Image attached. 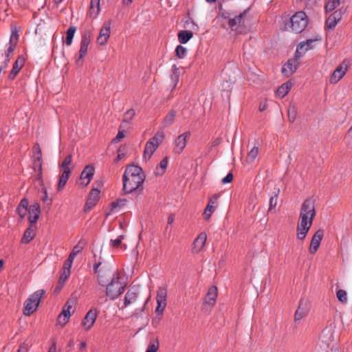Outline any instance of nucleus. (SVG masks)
I'll list each match as a JSON object with an SVG mask.
<instances>
[{
    "instance_id": "obj_59",
    "label": "nucleus",
    "mask_w": 352,
    "mask_h": 352,
    "mask_svg": "<svg viewBox=\"0 0 352 352\" xmlns=\"http://www.w3.org/2000/svg\"><path fill=\"white\" fill-rule=\"evenodd\" d=\"M28 346L25 343H23L17 350V352H28Z\"/></svg>"
},
{
    "instance_id": "obj_24",
    "label": "nucleus",
    "mask_w": 352,
    "mask_h": 352,
    "mask_svg": "<svg viewBox=\"0 0 352 352\" xmlns=\"http://www.w3.org/2000/svg\"><path fill=\"white\" fill-rule=\"evenodd\" d=\"M41 213L40 205L35 203L30 206L29 208V221L31 225L36 223Z\"/></svg>"
},
{
    "instance_id": "obj_27",
    "label": "nucleus",
    "mask_w": 352,
    "mask_h": 352,
    "mask_svg": "<svg viewBox=\"0 0 352 352\" xmlns=\"http://www.w3.org/2000/svg\"><path fill=\"white\" fill-rule=\"evenodd\" d=\"M217 298V288L215 286H212L208 289V291L205 296V303L213 307L215 305Z\"/></svg>"
},
{
    "instance_id": "obj_5",
    "label": "nucleus",
    "mask_w": 352,
    "mask_h": 352,
    "mask_svg": "<svg viewBox=\"0 0 352 352\" xmlns=\"http://www.w3.org/2000/svg\"><path fill=\"white\" fill-rule=\"evenodd\" d=\"M74 166L72 164V155H67L64 160L60 164L59 167L60 168L61 173L59 176V180L57 186V190L58 191L63 190L65 187Z\"/></svg>"
},
{
    "instance_id": "obj_6",
    "label": "nucleus",
    "mask_w": 352,
    "mask_h": 352,
    "mask_svg": "<svg viewBox=\"0 0 352 352\" xmlns=\"http://www.w3.org/2000/svg\"><path fill=\"white\" fill-rule=\"evenodd\" d=\"M45 294V291L38 289L34 292L25 302L23 308V314L30 316L36 311L41 298Z\"/></svg>"
},
{
    "instance_id": "obj_18",
    "label": "nucleus",
    "mask_w": 352,
    "mask_h": 352,
    "mask_svg": "<svg viewBox=\"0 0 352 352\" xmlns=\"http://www.w3.org/2000/svg\"><path fill=\"white\" fill-rule=\"evenodd\" d=\"M316 41L314 39H307L305 41L300 42L296 48V56L298 58H301L307 51L313 48V43Z\"/></svg>"
},
{
    "instance_id": "obj_16",
    "label": "nucleus",
    "mask_w": 352,
    "mask_h": 352,
    "mask_svg": "<svg viewBox=\"0 0 352 352\" xmlns=\"http://www.w3.org/2000/svg\"><path fill=\"white\" fill-rule=\"evenodd\" d=\"M91 40V34L90 32H85L82 34L80 41L78 59H82L86 56Z\"/></svg>"
},
{
    "instance_id": "obj_13",
    "label": "nucleus",
    "mask_w": 352,
    "mask_h": 352,
    "mask_svg": "<svg viewBox=\"0 0 352 352\" xmlns=\"http://www.w3.org/2000/svg\"><path fill=\"white\" fill-rule=\"evenodd\" d=\"M219 198V195L217 194L212 195L210 198L208 204L206 206L203 213V217L204 219L208 220L213 214V212L216 210L218 205Z\"/></svg>"
},
{
    "instance_id": "obj_14",
    "label": "nucleus",
    "mask_w": 352,
    "mask_h": 352,
    "mask_svg": "<svg viewBox=\"0 0 352 352\" xmlns=\"http://www.w3.org/2000/svg\"><path fill=\"white\" fill-rule=\"evenodd\" d=\"M98 311L96 309H91L85 315L82 326L85 331L89 330L94 324L97 318Z\"/></svg>"
},
{
    "instance_id": "obj_2",
    "label": "nucleus",
    "mask_w": 352,
    "mask_h": 352,
    "mask_svg": "<svg viewBox=\"0 0 352 352\" xmlns=\"http://www.w3.org/2000/svg\"><path fill=\"white\" fill-rule=\"evenodd\" d=\"M145 175L141 167L131 164L126 166L123 175V190L131 193L142 188Z\"/></svg>"
},
{
    "instance_id": "obj_3",
    "label": "nucleus",
    "mask_w": 352,
    "mask_h": 352,
    "mask_svg": "<svg viewBox=\"0 0 352 352\" xmlns=\"http://www.w3.org/2000/svg\"><path fill=\"white\" fill-rule=\"evenodd\" d=\"M125 287L126 284L122 281L119 274H115L106 287V296L110 300H115L124 292Z\"/></svg>"
},
{
    "instance_id": "obj_61",
    "label": "nucleus",
    "mask_w": 352,
    "mask_h": 352,
    "mask_svg": "<svg viewBox=\"0 0 352 352\" xmlns=\"http://www.w3.org/2000/svg\"><path fill=\"white\" fill-rule=\"evenodd\" d=\"M124 157V154L123 153H120V148L118 150V155H117L116 158L115 159V162H118L119 160H120Z\"/></svg>"
},
{
    "instance_id": "obj_10",
    "label": "nucleus",
    "mask_w": 352,
    "mask_h": 352,
    "mask_svg": "<svg viewBox=\"0 0 352 352\" xmlns=\"http://www.w3.org/2000/svg\"><path fill=\"white\" fill-rule=\"evenodd\" d=\"M350 66L349 60H344L334 70L330 77V83L336 84L346 74Z\"/></svg>"
},
{
    "instance_id": "obj_4",
    "label": "nucleus",
    "mask_w": 352,
    "mask_h": 352,
    "mask_svg": "<svg viewBox=\"0 0 352 352\" xmlns=\"http://www.w3.org/2000/svg\"><path fill=\"white\" fill-rule=\"evenodd\" d=\"M19 41V34L16 28L12 26L11 28V35L10 37L9 44L8 49L5 51L4 54L1 55L4 59L0 66V74L5 73V69L8 67V64L10 62V57L14 51L16 46Z\"/></svg>"
},
{
    "instance_id": "obj_21",
    "label": "nucleus",
    "mask_w": 352,
    "mask_h": 352,
    "mask_svg": "<svg viewBox=\"0 0 352 352\" xmlns=\"http://www.w3.org/2000/svg\"><path fill=\"white\" fill-rule=\"evenodd\" d=\"M342 10L339 9L333 12L326 20V26L329 29H333L342 16Z\"/></svg>"
},
{
    "instance_id": "obj_42",
    "label": "nucleus",
    "mask_w": 352,
    "mask_h": 352,
    "mask_svg": "<svg viewBox=\"0 0 352 352\" xmlns=\"http://www.w3.org/2000/svg\"><path fill=\"white\" fill-rule=\"evenodd\" d=\"M280 192V188H276L274 192H273L274 195H272L270 199V210L275 208L277 205L278 201V195Z\"/></svg>"
},
{
    "instance_id": "obj_33",
    "label": "nucleus",
    "mask_w": 352,
    "mask_h": 352,
    "mask_svg": "<svg viewBox=\"0 0 352 352\" xmlns=\"http://www.w3.org/2000/svg\"><path fill=\"white\" fill-rule=\"evenodd\" d=\"M177 112L174 109H171L164 117L163 120V126L164 127H168L172 125L175 121V118L176 116Z\"/></svg>"
},
{
    "instance_id": "obj_63",
    "label": "nucleus",
    "mask_w": 352,
    "mask_h": 352,
    "mask_svg": "<svg viewBox=\"0 0 352 352\" xmlns=\"http://www.w3.org/2000/svg\"><path fill=\"white\" fill-rule=\"evenodd\" d=\"M79 349L82 351L85 350L86 349V342H81L79 346Z\"/></svg>"
},
{
    "instance_id": "obj_8",
    "label": "nucleus",
    "mask_w": 352,
    "mask_h": 352,
    "mask_svg": "<svg viewBox=\"0 0 352 352\" xmlns=\"http://www.w3.org/2000/svg\"><path fill=\"white\" fill-rule=\"evenodd\" d=\"M164 133L157 132L146 142L144 151V158L149 160L164 140Z\"/></svg>"
},
{
    "instance_id": "obj_23",
    "label": "nucleus",
    "mask_w": 352,
    "mask_h": 352,
    "mask_svg": "<svg viewBox=\"0 0 352 352\" xmlns=\"http://www.w3.org/2000/svg\"><path fill=\"white\" fill-rule=\"evenodd\" d=\"M207 235L205 232L200 233L193 242L192 252L199 253L201 252L206 244Z\"/></svg>"
},
{
    "instance_id": "obj_55",
    "label": "nucleus",
    "mask_w": 352,
    "mask_h": 352,
    "mask_svg": "<svg viewBox=\"0 0 352 352\" xmlns=\"http://www.w3.org/2000/svg\"><path fill=\"white\" fill-rule=\"evenodd\" d=\"M43 196L41 197V200L44 202L48 201L47 205L50 206L52 204V200L48 199V195L47 192V190L45 188L43 189Z\"/></svg>"
},
{
    "instance_id": "obj_1",
    "label": "nucleus",
    "mask_w": 352,
    "mask_h": 352,
    "mask_svg": "<svg viewBox=\"0 0 352 352\" xmlns=\"http://www.w3.org/2000/svg\"><path fill=\"white\" fill-rule=\"evenodd\" d=\"M316 215L315 202L312 199H306L302 204L298 223L297 225V238L303 240L311 227Z\"/></svg>"
},
{
    "instance_id": "obj_62",
    "label": "nucleus",
    "mask_w": 352,
    "mask_h": 352,
    "mask_svg": "<svg viewBox=\"0 0 352 352\" xmlns=\"http://www.w3.org/2000/svg\"><path fill=\"white\" fill-rule=\"evenodd\" d=\"M48 352H56V343H53L52 345L50 346V348L48 350Z\"/></svg>"
},
{
    "instance_id": "obj_9",
    "label": "nucleus",
    "mask_w": 352,
    "mask_h": 352,
    "mask_svg": "<svg viewBox=\"0 0 352 352\" xmlns=\"http://www.w3.org/2000/svg\"><path fill=\"white\" fill-rule=\"evenodd\" d=\"M34 150V163L33 168L36 172V179H42V153L38 144H35L33 146Z\"/></svg>"
},
{
    "instance_id": "obj_30",
    "label": "nucleus",
    "mask_w": 352,
    "mask_h": 352,
    "mask_svg": "<svg viewBox=\"0 0 352 352\" xmlns=\"http://www.w3.org/2000/svg\"><path fill=\"white\" fill-rule=\"evenodd\" d=\"M246 14V11L243 13H241L239 15L236 16L234 19H230L228 21V25L232 30H237V28L240 25L244 24V21L243 19V16Z\"/></svg>"
},
{
    "instance_id": "obj_11",
    "label": "nucleus",
    "mask_w": 352,
    "mask_h": 352,
    "mask_svg": "<svg viewBox=\"0 0 352 352\" xmlns=\"http://www.w3.org/2000/svg\"><path fill=\"white\" fill-rule=\"evenodd\" d=\"M167 291L165 288L160 287L157 293L156 301L157 307L155 311L159 314H162L166 306Z\"/></svg>"
},
{
    "instance_id": "obj_28",
    "label": "nucleus",
    "mask_w": 352,
    "mask_h": 352,
    "mask_svg": "<svg viewBox=\"0 0 352 352\" xmlns=\"http://www.w3.org/2000/svg\"><path fill=\"white\" fill-rule=\"evenodd\" d=\"M100 198V191L98 189H93L90 193L85 204V208L90 210L94 206Z\"/></svg>"
},
{
    "instance_id": "obj_56",
    "label": "nucleus",
    "mask_w": 352,
    "mask_h": 352,
    "mask_svg": "<svg viewBox=\"0 0 352 352\" xmlns=\"http://www.w3.org/2000/svg\"><path fill=\"white\" fill-rule=\"evenodd\" d=\"M233 175L232 173H228L225 177H223L221 180L222 184H228L232 181Z\"/></svg>"
},
{
    "instance_id": "obj_43",
    "label": "nucleus",
    "mask_w": 352,
    "mask_h": 352,
    "mask_svg": "<svg viewBox=\"0 0 352 352\" xmlns=\"http://www.w3.org/2000/svg\"><path fill=\"white\" fill-rule=\"evenodd\" d=\"M70 274L71 271L69 270H63L59 278L58 286L56 288V289H60V288L63 287L68 277L70 276Z\"/></svg>"
},
{
    "instance_id": "obj_31",
    "label": "nucleus",
    "mask_w": 352,
    "mask_h": 352,
    "mask_svg": "<svg viewBox=\"0 0 352 352\" xmlns=\"http://www.w3.org/2000/svg\"><path fill=\"white\" fill-rule=\"evenodd\" d=\"M35 236V228L30 224V226L25 230L21 239V243L27 244L30 243Z\"/></svg>"
},
{
    "instance_id": "obj_35",
    "label": "nucleus",
    "mask_w": 352,
    "mask_h": 352,
    "mask_svg": "<svg viewBox=\"0 0 352 352\" xmlns=\"http://www.w3.org/2000/svg\"><path fill=\"white\" fill-rule=\"evenodd\" d=\"M171 85L173 89L175 88L179 80V71L176 65L172 67V74L170 75Z\"/></svg>"
},
{
    "instance_id": "obj_12",
    "label": "nucleus",
    "mask_w": 352,
    "mask_h": 352,
    "mask_svg": "<svg viewBox=\"0 0 352 352\" xmlns=\"http://www.w3.org/2000/svg\"><path fill=\"white\" fill-rule=\"evenodd\" d=\"M190 136V133L188 131L178 135L173 143V152L175 154H180L182 153L186 146L187 140Z\"/></svg>"
},
{
    "instance_id": "obj_45",
    "label": "nucleus",
    "mask_w": 352,
    "mask_h": 352,
    "mask_svg": "<svg viewBox=\"0 0 352 352\" xmlns=\"http://www.w3.org/2000/svg\"><path fill=\"white\" fill-rule=\"evenodd\" d=\"M89 9L91 14L98 15L100 12V0H91Z\"/></svg>"
},
{
    "instance_id": "obj_38",
    "label": "nucleus",
    "mask_w": 352,
    "mask_h": 352,
    "mask_svg": "<svg viewBox=\"0 0 352 352\" xmlns=\"http://www.w3.org/2000/svg\"><path fill=\"white\" fill-rule=\"evenodd\" d=\"M168 166V158H164L160 163L159 166L156 168L155 174L156 175H162Z\"/></svg>"
},
{
    "instance_id": "obj_54",
    "label": "nucleus",
    "mask_w": 352,
    "mask_h": 352,
    "mask_svg": "<svg viewBox=\"0 0 352 352\" xmlns=\"http://www.w3.org/2000/svg\"><path fill=\"white\" fill-rule=\"evenodd\" d=\"M122 129H120V130L118 131V133L117 135L113 140V142H120L125 136V133L122 131Z\"/></svg>"
},
{
    "instance_id": "obj_32",
    "label": "nucleus",
    "mask_w": 352,
    "mask_h": 352,
    "mask_svg": "<svg viewBox=\"0 0 352 352\" xmlns=\"http://www.w3.org/2000/svg\"><path fill=\"white\" fill-rule=\"evenodd\" d=\"M292 84L289 82H287L285 83H283L281 86H280L278 89L276 90V96L280 98L285 97L289 90L292 88Z\"/></svg>"
},
{
    "instance_id": "obj_40",
    "label": "nucleus",
    "mask_w": 352,
    "mask_h": 352,
    "mask_svg": "<svg viewBox=\"0 0 352 352\" xmlns=\"http://www.w3.org/2000/svg\"><path fill=\"white\" fill-rule=\"evenodd\" d=\"M126 200L125 199H118L115 201L111 202V211L117 212L121 208L124 206L126 205Z\"/></svg>"
},
{
    "instance_id": "obj_44",
    "label": "nucleus",
    "mask_w": 352,
    "mask_h": 352,
    "mask_svg": "<svg viewBox=\"0 0 352 352\" xmlns=\"http://www.w3.org/2000/svg\"><path fill=\"white\" fill-rule=\"evenodd\" d=\"M340 0H329L325 5L326 12L334 10L340 5Z\"/></svg>"
},
{
    "instance_id": "obj_39",
    "label": "nucleus",
    "mask_w": 352,
    "mask_h": 352,
    "mask_svg": "<svg viewBox=\"0 0 352 352\" xmlns=\"http://www.w3.org/2000/svg\"><path fill=\"white\" fill-rule=\"evenodd\" d=\"M85 243L82 241H80L72 249V252L69 254V257L75 259L76 255L84 248Z\"/></svg>"
},
{
    "instance_id": "obj_51",
    "label": "nucleus",
    "mask_w": 352,
    "mask_h": 352,
    "mask_svg": "<svg viewBox=\"0 0 352 352\" xmlns=\"http://www.w3.org/2000/svg\"><path fill=\"white\" fill-rule=\"evenodd\" d=\"M69 320V318L60 314L57 318V323L63 327L68 322Z\"/></svg>"
},
{
    "instance_id": "obj_53",
    "label": "nucleus",
    "mask_w": 352,
    "mask_h": 352,
    "mask_svg": "<svg viewBox=\"0 0 352 352\" xmlns=\"http://www.w3.org/2000/svg\"><path fill=\"white\" fill-rule=\"evenodd\" d=\"M74 260V259H73L69 256L67 260H66L64 263L63 270H69L70 271V269L72 267Z\"/></svg>"
},
{
    "instance_id": "obj_50",
    "label": "nucleus",
    "mask_w": 352,
    "mask_h": 352,
    "mask_svg": "<svg viewBox=\"0 0 352 352\" xmlns=\"http://www.w3.org/2000/svg\"><path fill=\"white\" fill-rule=\"evenodd\" d=\"M124 238V235H120L116 239H111L110 241L111 245L115 248H119L121 245Z\"/></svg>"
},
{
    "instance_id": "obj_15",
    "label": "nucleus",
    "mask_w": 352,
    "mask_h": 352,
    "mask_svg": "<svg viewBox=\"0 0 352 352\" xmlns=\"http://www.w3.org/2000/svg\"><path fill=\"white\" fill-rule=\"evenodd\" d=\"M111 23L106 22L100 30L99 35L97 38V42L100 45H105L110 36Z\"/></svg>"
},
{
    "instance_id": "obj_22",
    "label": "nucleus",
    "mask_w": 352,
    "mask_h": 352,
    "mask_svg": "<svg viewBox=\"0 0 352 352\" xmlns=\"http://www.w3.org/2000/svg\"><path fill=\"white\" fill-rule=\"evenodd\" d=\"M309 311V308L308 304L306 302L300 300L299 306L294 314V320L296 322L300 320L308 314Z\"/></svg>"
},
{
    "instance_id": "obj_49",
    "label": "nucleus",
    "mask_w": 352,
    "mask_h": 352,
    "mask_svg": "<svg viewBox=\"0 0 352 352\" xmlns=\"http://www.w3.org/2000/svg\"><path fill=\"white\" fill-rule=\"evenodd\" d=\"M175 53L179 58H182L186 56V48L182 45H178L175 49Z\"/></svg>"
},
{
    "instance_id": "obj_19",
    "label": "nucleus",
    "mask_w": 352,
    "mask_h": 352,
    "mask_svg": "<svg viewBox=\"0 0 352 352\" xmlns=\"http://www.w3.org/2000/svg\"><path fill=\"white\" fill-rule=\"evenodd\" d=\"M323 235L324 232L322 230H318L315 232L312 236L309 246V252L311 254H315L317 252L323 238Z\"/></svg>"
},
{
    "instance_id": "obj_37",
    "label": "nucleus",
    "mask_w": 352,
    "mask_h": 352,
    "mask_svg": "<svg viewBox=\"0 0 352 352\" xmlns=\"http://www.w3.org/2000/svg\"><path fill=\"white\" fill-rule=\"evenodd\" d=\"M76 31V28L75 26H70L67 32H66V38H65V43L67 46H69L72 43V41L75 34V32Z\"/></svg>"
},
{
    "instance_id": "obj_46",
    "label": "nucleus",
    "mask_w": 352,
    "mask_h": 352,
    "mask_svg": "<svg viewBox=\"0 0 352 352\" xmlns=\"http://www.w3.org/2000/svg\"><path fill=\"white\" fill-rule=\"evenodd\" d=\"M297 109L295 104H290L288 109V118L289 122H293L296 120Z\"/></svg>"
},
{
    "instance_id": "obj_60",
    "label": "nucleus",
    "mask_w": 352,
    "mask_h": 352,
    "mask_svg": "<svg viewBox=\"0 0 352 352\" xmlns=\"http://www.w3.org/2000/svg\"><path fill=\"white\" fill-rule=\"evenodd\" d=\"M267 107V104L266 102H262L259 104V110L260 111H265Z\"/></svg>"
},
{
    "instance_id": "obj_17",
    "label": "nucleus",
    "mask_w": 352,
    "mask_h": 352,
    "mask_svg": "<svg viewBox=\"0 0 352 352\" xmlns=\"http://www.w3.org/2000/svg\"><path fill=\"white\" fill-rule=\"evenodd\" d=\"M298 58L295 56V58L289 60L283 67L282 73L286 76H289L294 74L297 69L299 61Z\"/></svg>"
},
{
    "instance_id": "obj_52",
    "label": "nucleus",
    "mask_w": 352,
    "mask_h": 352,
    "mask_svg": "<svg viewBox=\"0 0 352 352\" xmlns=\"http://www.w3.org/2000/svg\"><path fill=\"white\" fill-rule=\"evenodd\" d=\"M158 348H159V342L157 340H155V342H153L148 346L146 352H157Z\"/></svg>"
},
{
    "instance_id": "obj_26",
    "label": "nucleus",
    "mask_w": 352,
    "mask_h": 352,
    "mask_svg": "<svg viewBox=\"0 0 352 352\" xmlns=\"http://www.w3.org/2000/svg\"><path fill=\"white\" fill-rule=\"evenodd\" d=\"M25 63V58L23 56H19L13 64L12 69L9 74L8 78L10 80H13L19 74Z\"/></svg>"
},
{
    "instance_id": "obj_34",
    "label": "nucleus",
    "mask_w": 352,
    "mask_h": 352,
    "mask_svg": "<svg viewBox=\"0 0 352 352\" xmlns=\"http://www.w3.org/2000/svg\"><path fill=\"white\" fill-rule=\"evenodd\" d=\"M74 302L72 300H68L65 305L60 314L70 318L72 314L74 312Z\"/></svg>"
},
{
    "instance_id": "obj_47",
    "label": "nucleus",
    "mask_w": 352,
    "mask_h": 352,
    "mask_svg": "<svg viewBox=\"0 0 352 352\" xmlns=\"http://www.w3.org/2000/svg\"><path fill=\"white\" fill-rule=\"evenodd\" d=\"M336 296L341 302L346 303L347 302V294L346 291L338 289L336 292Z\"/></svg>"
},
{
    "instance_id": "obj_57",
    "label": "nucleus",
    "mask_w": 352,
    "mask_h": 352,
    "mask_svg": "<svg viewBox=\"0 0 352 352\" xmlns=\"http://www.w3.org/2000/svg\"><path fill=\"white\" fill-rule=\"evenodd\" d=\"M19 206L21 207L22 209H24V210H25L27 211L28 208V206H29V202H28V199H23L21 201Z\"/></svg>"
},
{
    "instance_id": "obj_25",
    "label": "nucleus",
    "mask_w": 352,
    "mask_h": 352,
    "mask_svg": "<svg viewBox=\"0 0 352 352\" xmlns=\"http://www.w3.org/2000/svg\"><path fill=\"white\" fill-rule=\"evenodd\" d=\"M135 116V111L133 109H130L126 111L123 115V120L120 126V129H129L131 127V121Z\"/></svg>"
},
{
    "instance_id": "obj_20",
    "label": "nucleus",
    "mask_w": 352,
    "mask_h": 352,
    "mask_svg": "<svg viewBox=\"0 0 352 352\" xmlns=\"http://www.w3.org/2000/svg\"><path fill=\"white\" fill-rule=\"evenodd\" d=\"M94 167L92 165L89 164L85 166L80 177L81 184L85 186L89 184L94 176Z\"/></svg>"
},
{
    "instance_id": "obj_29",
    "label": "nucleus",
    "mask_w": 352,
    "mask_h": 352,
    "mask_svg": "<svg viewBox=\"0 0 352 352\" xmlns=\"http://www.w3.org/2000/svg\"><path fill=\"white\" fill-rule=\"evenodd\" d=\"M138 298V289L132 288L129 289L125 294L124 299V307L135 302Z\"/></svg>"
},
{
    "instance_id": "obj_48",
    "label": "nucleus",
    "mask_w": 352,
    "mask_h": 352,
    "mask_svg": "<svg viewBox=\"0 0 352 352\" xmlns=\"http://www.w3.org/2000/svg\"><path fill=\"white\" fill-rule=\"evenodd\" d=\"M100 263L96 264V265L94 266V272L95 273H98V280L99 284L103 285L104 283V280H103V275H104V273L102 272L101 270H98V267L100 265Z\"/></svg>"
},
{
    "instance_id": "obj_36",
    "label": "nucleus",
    "mask_w": 352,
    "mask_h": 352,
    "mask_svg": "<svg viewBox=\"0 0 352 352\" xmlns=\"http://www.w3.org/2000/svg\"><path fill=\"white\" fill-rule=\"evenodd\" d=\"M193 36L192 32L188 30L180 31L178 33V39L181 43H186Z\"/></svg>"
},
{
    "instance_id": "obj_58",
    "label": "nucleus",
    "mask_w": 352,
    "mask_h": 352,
    "mask_svg": "<svg viewBox=\"0 0 352 352\" xmlns=\"http://www.w3.org/2000/svg\"><path fill=\"white\" fill-rule=\"evenodd\" d=\"M16 211L19 214V215L23 219L25 215H26V213H27V211L24 209H22L21 207L18 206L17 209H16Z\"/></svg>"
},
{
    "instance_id": "obj_41",
    "label": "nucleus",
    "mask_w": 352,
    "mask_h": 352,
    "mask_svg": "<svg viewBox=\"0 0 352 352\" xmlns=\"http://www.w3.org/2000/svg\"><path fill=\"white\" fill-rule=\"evenodd\" d=\"M258 148L257 146H254L248 154L247 162L248 163H252L258 156Z\"/></svg>"
},
{
    "instance_id": "obj_64",
    "label": "nucleus",
    "mask_w": 352,
    "mask_h": 352,
    "mask_svg": "<svg viewBox=\"0 0 352 352\" xmlns=\"http://www.w3.org/2000/svg\"><path fill=\"white\" fill-rule=\"evenodd\" d=\"M173 221H174V216L173 215L169 216L168 218V225L172 224Z\"/></svg>"
},
{
    "instance_id": "obj_7",
    "label": "nucleus",
    "mask_w": 352,
    "mask_h": 352,
    "mask_svg": "<svg viewBox=\"0 0 352 352\" xmlns=\"http://www.w3.org/2000/svg\"><path fill=\"white\" fill-rule=\"evenodd\" d=\"M308 20L305 12H297L291 18L289 28L295 33H300L307 27Z\"/></svg>"
}]
</instances>
